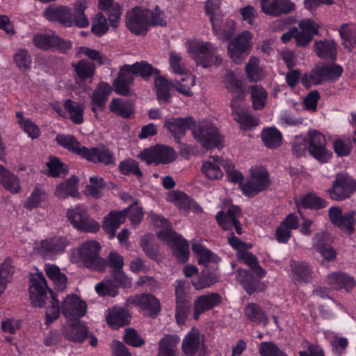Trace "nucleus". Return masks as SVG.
<instances>
[{
	"instance_id": "33",
	"label": "nucleus",
	"mask_w": 356,
	"mask_h": 356,
	"mask_svg": "<svg viewBox=\"0 0 356 356\" xmlns=\"http://www.w3.org/2000/svg\"><path fill=\"white\" fill-rule=\"evenodd\" d=\"M313 247L326 260H333L336 257L334 250L328 243V237L325 233L316 234L313 238Z\"/></svg>"
},
{
	"instance_id": "4",
	"label": "nucleus",
	"mask_w": 356,
	"mask_h": 356,
	"mask_svg": "<svg viewBox=\"0 0 356 356\" xmlns=\"http://www.w3.org/2000/svg\"><path fill=\"white\" fill-rule=\"evenodd\" d=\"M192 134L194 138L207 149L218 147L221 145V136L217 128L209 122H202L197 125L195 124Z\"/></svg>"
},
{
	"instance_id": "38",
	"label": "nucleus",
	"mask_w": 356,
	"mask_h": 356,
	"mask_svg": "<svg viewBox=\"0 0 356 356\" xmlns=\"http://www.w3.org/2000/svg\"><path fill=\"white\" fill-rule=\"evenodd\" d=\"M245 318L255 323L266 326L268 323V319L263 309L257 304L251 302L244 308Z\"/></svg>"
},
{
	"instance_id": "62",
	"label": "nucleus",
	"mask_w": 356,
	"mask_h": 356,
	"mask_svg": "<svg viewBox=\"0 0 356 356\" xmlns=\"http://www.w3.org/2000/svg\"><path fill=\"white\" fill-rule=\"evenodd\" d=\"M222 81L225 88L231 93L238 92L243 90L241 82L229 70H225Z\"/></svg>"
},
{
	"instance_id": "40",
	"label": "nucleus",
	"mask_w": 356,
	"mask_h": 356,
	"mask_svg": "<svg viewBox=\"0 0 356 356\" xmlns=\"http://www.w3.org/2000/svg\"><path fill=\"white\" fill-rule=\"evenodd\" d=\"M0 184L12 193H19L21 188L18 177L1 164Z\"/></svg>"
},
{
	"instance_id": "35",
	"label": "nucleus",
	"mask_w": 356,
	"mask_h": 356,
	"mask_svg": "<svg viewBox=\"0 0 356 356\" xmlns=\"http://www.w3.org/2000/svg\"><path fill=\"white\" fill-rule=\"evenodd\" d=\"M44 270L48 278L52 281L56 290L62 291L66 289L67 278L60 271L59 267L54 264H47L44 266Z\"/></svg>"
},
{
	"instance_id": "22",
	"label": "nucleus",
	"mask_w": 356,
	"mask_h": 356,
	"mask_svg": "<svg viewBox=\"0 0 356 356\" xmlns=\"http://www.w3.org/2000/svg\"><path fill=\"white\" fill-rule=\"evenodd\" d=\"M240 215L239 208L232 206L228 209L226 213L223 211H219L216 215V220L223 229L232 230L234 228L236 233L240 235L242 234V228L238 220Z\"/></svg>"
},
{
	"instance_id": "63",
	"label": "nucleus",
	"mask_w": 356,
	"mask_h": 356,
	"mask_svg": "<svg viewBox=\"0 0 356 356\" xmlns=\"http://www.w3.org/2000/svg\"><path fill=\"white\" fill-rule=\"evenodd\" d=\"M233 116L234 120L240 124L241 128L244 129H248L256 127L259 122V120L257 118L252 115L245 110L237 111V113Z\"/></svg>"
},
{
	"instance_id": "60",
	"label": "nucleus",
	"mask_w": 356,
	"mask_h": 356,
	"mask_svg": "<svg viewBox=\"0 0 356 356\" xmlns=\"http://www.w3.org/2000/svg\"><path fill=\"white\" fill-rule=\"evenodd\" d=\"M18 122L24 131L32 139L38 138L40 135V130L38 125L30 119L24 118L21 113H17Z\"/></svg>"
},
{
	"instance_id": "39",
	"label": "nucleus",
	"mask_w": 356,
	"mask_h": 356,
	"mask_svg": "<svg viewBox=\"0 0 356 356\" xmlns=\"http://www.w3.org/2000/svg\"><path fill=\"white\" fill-rule=\"evenodd\" d=\"M192 250L200 265L207 266L211 263L218 264L220 261L218 256L200 243L193 244Z\"/></svg>"
},
{
	"instance_id": "8",
	"label": "nucleus",
	"mask_w": 356,
	"mask_h": 356,
	"mask_svg": "<svg viewBox=\"0 0 356 356\" xmlns=\"http://www.w3.org/2000/svg\"><path fill=\"white\" fill-rule=\"evenodd\" d=\"M139 158L147 164H167L175 160L177 154L175 149L167 145H156L144 149L139 154Z\"/></svg>"
},
{
	"instance_id": "36",
	"label": "nucleus",
	"mask_w": 356,
	"mask_h": 356,
	"mask_svg": "<svg viewBox=\"0 0 356 356\" xmlns=\"http://www.w3.org/2000/svg\"><path fill=\"white\" fill-rule=\"evenodd\" d=\"M88 8L85 0H78L74 4V13H72V26L86 28L89 26V19L85 14V10Z\"/></svg>"
},
{
	"instance_id": "20",
	"label": "nucleus",
	"mask_w": 356,
	"mask_h": 356,
	"mask_svg": "<svg viewBox=\"0 0 356 356\" xmlns=\"http://www.w3.org/2000/svg\"><path fill=\"white\" fill-rule=\"evenodd\" d=\"M261 6L264 13L273 17L291 13L296 8L291 0H261Z\"/></svg>"
},
{
	"instance_id": "23",
	"label": "nucleus",
	"mask_w": 356,
	"mask_h": 356,
	"mask_svg": "<svg viewBox=\"0 0 356 356\" xmlns=\"http://www.w3.org/2000/svg\"><path fill=\"white\" fill-rule=\"evenodd\" d=\"M300 31L297 29L295 40L298 46L305 47L318 32V25L310 19H304L298 24Z\"/></svg>"
},
{
	"instance_id": "16",
	"label": "nucleus",
	"mask_w": 356,
	"mask_h": 356,
	"mask_svg": "<svg viewBox=\"0 0 356 356\" xmlns=\"http://www.w3.org/2000/svg\"><path fill=\"white\" fill-rule=\"evenodd\" d=\"M355 216V211L343 213L341 209L338 207H332L329 209V217L331 222L348 235L354 232L353 225Z\"/></svg>"
},
{
	"instance_id": "56",
	"label": "nucleus",
	"mask_w": 356,
	"mask_h": 356,
	"mask_svg": "<svg viewBox=\"0 0 356 356\" xmlns=\"http://www.w3.org/2000/svg\"><path fill=\"white\" fill-rule=\"evenodd\" d=\"M64 108L69 113L70 119L74 123L79 124L83 122L82 105L71 99H67L64 103Z\"/></svg>"
},
{
	"instance_id": "46",
	"label": "nucleus",
	"mask_w": 356,
	"mask_h": 356,
	"mask_svg": "<svg viewBox=\"0 0 356 356\" xmlns=\"http://www.w3.org/2000/svg\"><path fill=\"white\" fill-rule=\"evenodd\" d=\"M236 280L241 284L245 291L252 294L257 291L259 282L246 270L238 269Z\"/></svg>"
},
{
	"instance_id": "13",
	"label": "nucleus",
	"mask_w": 356,
	"mask_h": 356,
	"mask_svg": "<svg viewBox=\"0 0 356 356\" xmlns=\"http://www.w3.org/2000/svg\"><path fill=\"white\" fill-rule=\"evenodd\" d=\"M204 338L196 328H192L182 341L181 348L186 356H206Z\"/></svg>"
},
{
	"instance_id": "21",
	"label": "nucleus",
	"mask_w": 356,
	"mask_h": 356,
	"mask_svg": "<svg viewBox=\"0 0 356 356\" xmlns=\"http://www.w3.org/2000/svg\"><path fill=\"white\" fill-rule=\"evenodd\" d=\"M222 297L218 293H209L198 296L193 302V317L197 320L200 316L207 311L219 305Z\"/></svg>"
},
{
	"instance_id": "6",
	"label": "nucleus",
	"mask_w": 356,
	"mask_h": 356,
	"mask_svg": "<svg viewBox=\"0 0 356 356\" xmlns=\"http://www.w3.org/2000/svg\"><path fill=\"white\" fill-rule=\"evenodd\" d=\"M66 216L73 227L77 230L88 233H95L99 230V224L90 218L86 209L81 206L68 209Z\"/></svg>"
},
{
	"instance_id": "19",
	"label": "nucleus",
	"mask_w": 356,
	"mask_h": 356,
	"mask_svg": "<svg viewBox=\"0 0 356 356\" xmlns=\"http://www.w3.org/2000/svg\"><path fill=\"white\" fill-rule=\"evenodd\" d=\"M195 120L191 117L187 118H170L166 119L164 127L172 135L177 143H179L181 138L186 134L187 129H193Z\"/></svg>"
},
{
	"instance_id": "30",
	"label": "nucleus",
	"mask_w": 356,
	"mask_h": 356,
	"mask_svg": "<svg viewBox=\"0 0 356 356\" xmlns=\"http://www.w3.org/2000/svg\"><path fill=\"white\" fill-rule=\"evenodd\" d=\"M106 318L107 323L111 328L118 329L129 324L131 317L124 309L113 307L106 311Z\"/></svg>"
},
{
	"instance_id": "34",
	"label": "nucleus",
	"mask_w": 356,
	"mask_h": 356,
	"mask_svg": "<svg viewBox=\"0 0 356 356\" xmlns=\"http://www.w3.org/2000/svg\"><path fill=\"white\" fill-rule=\"evenodd\" d=\"M88 327L80 321H76L64 327L63 335L74 342H83L88 334Z\"/></svg>"
},
{
	"instance_id": "59",
	"label": "nucleus",
	"mask_w": 356,
	"mask_h": 356,
	"mask_svg": "<svg viewBox=\"0 0 356 356\" xmlns=\"http://www.w3.org/2000/svg\"><path fill=\"white\" fill-rule=\"evenodd\" d=\"M120 172L124 175H134L138 179L143 177V172L140 170L138 163L132 159H125L119 163Z\"/></svg>"
},
{
	"instance_id": "51",
	"label": "nucleus",
	"mask_w": 356,
	"mask_h": 356,
	"mask_svg": "<svg viewBox=\"0 0 356 356\" xmlns=\"http://www.w3.org/2000/svg\"><path fill=\"white\" fill-rule=\"evenodd\" d=\"M47 198L46 191L41 187L36 186L33 188L30 196L27 198L25 207L33 209L44 204Z\"/></svg>"
},
{
	"instance_id": "11",
	"label": "nucleus",
	"mask_w": 356,
	"mask_h": 356,
	"mask_svg": "<svg viewBox=\"0 0 356 356\" xmlns=\"http://www.w3.org/2000/svg\"><path fill=\"white\" fill-rule=\"evenodd\" d=\"M158 237L172 245V252L179 261L184 263L188 260L189 244L181 236L171 229H165L158 233Z\"/></svg>"
},
{
	"instance_id": "55",
	"label": "nucleus",
	"mask_w": 356,
	"mask_h": 356,
	"mask_svg": "<svg viewBox=\"0 0 356 356\" xmlns=\"http://www.w3.org/2000/svg\"><path fill=\"white\" fill-rule=\"evenodd\" d=\"M218 280L216 273L203 271L202 275L192 280V284L196 290H202L211 286Z\"/></svg>"
},
{
	"instance_id": "3",
	"label": "nucleus",
	"mask_w": 356,
	"mask_h": 356,
	"mask_svg": "<svg viewBox=\"0 0 356 356\" xmlns=\"http://www.w3.org/2000/svg\"><path fill=\"white\" fill-rule=\"evenodd\" d=\"M100 244L96 241H86L77 249L79 260L88 268L103 271L106 267V261L99 257Z\"/></svg>"
},
{
	"instance_id": "64",
	"label": "nucleus",
	"mask_w": 356,
	"mask_h": 356,
	"mask_svg": "<svg viewBox=\"0 0 356 356\" xmlns=\"http://www.w3.org/2000/svg\"><path fill=\"white\" fill-rule=\"evenodd\" d=\"M14 61L17 67L23 72H26L31 68V57L26 49H18L14 55Z\"/></svg>"
},
{
	"instance_id": "50",
	"label": "nucleus",
	"mask_w": 356,
	"mask_h": 356,
	"mask_svg": "<svg viewBox=\"0 0 356 356\" xmlns=\"http://www.w3.org/2000/svg\"><path fill=\"white\" fill-rule=\"evenodd\" d=\"M157 99L160 102H167L170 98V88H172L173 83L167 80L165 77L159 76L154 80Z\"/></svg>"
},
{
	"instance_id": "27",
	"label": "nucleus",
	"mask_w": 356,
	"mask_h": 356,
	"mask_svg": "<svg viewBox=\"0 0 356 356\" xmlns=\"http://www.w3.org/2000/svg\"><path fill=\"white\" fill-rule=\"evenodd\" d=\"M44 15L50 22H58L64 27H72V10L67 6L49 7L44 11Z\"/></svg>"
},
{
	"instance_id": "32",
	"label": "nucleus",
	"mask_w": 356,
	"mask_h": 356,
	"mask_svg": "<svg viewBox=\"0 0 356 356\" xmlns=\"http://www.w3.org/2000/svg\"><path fill=\"white\" fill-rule=\"evenodd\" d=\"M79 179L73 175L69 179L58 184L54 195L58 199H66L70 196L76 197L79 195Z\"/></svg>"
},
{
	"instance_id": "24",
	"label": "nucleus",
	"mask_w": 356,
	"mask_h": 356,
	"mask_svg": "<svg viewBox=\"0 0 356 356\" xmlns=\"http://www.w3.org/2000/svg\"><path fill=\"white\" fill-rule=\"evenodd\" d=\"M111 86L106 82L99 83L91 95V109L95 118H97V111H103L105 108L109 95L112 92Z\"/></svg>"
},
{
	"instance_id": "29",
	"label": "nucleus",
	"mask_w": 356,
	"mask_h": 356,
	"mask_svg": "<svg viewBox=\"0 0 356 356\" xmlns=\"http://www.w3.org/2000/svg\"><path fill=\"white\" fill-rule=\"evenodd\" d=\"M127 209L111 211L104 219L102 228L108 234L109 238H113L119 227L124 222Z\"/></svg>"
},
{
	"instance_id": "43",
	"label": "nucleus",
	"mask_w": 356,
	"mask_h": 356,
	"mask_svg": "<svg viewBox=\"0 0 356 356\" xmlns=\"http://www.w3.org/2000/svg\"><path fill=\"white\" fill-rule=\"evenodd\" d=\"M291 268L293 278L299 282H307L311 277L312 269L305 262L291 261Z\"/></svg>"
},
{
	"instance_id": "2",
	"label": "nucleus",
	"mask_w": 356,
	"mask_h": 356,
	"mask_svg": "<svg viewBox=\"0 0 356 356\" xmlns=\"http://www.w3.org/2000/svg\"><path fill=\"white\" fill-rule=\"evenodd\" d=\"M186 47L192 59L203 68L212 65L218 67L222 63V57L217 54L218 47L209 42L189 40L186 42Z\"/></svg>"
},
{
	"instance_id": "58",
	"label": "nucleus",
	"mask_w": 356,
	"mask_h": 356,
	"mask_svg": "<svg viewBox=\"0 0 356 356\" xmlns=\"http://www.w3.org/2000/svg\"><path fill=\"white\" fill-rule=\"evenodd\" d=\"M220 5V0H207L205 4V11L209 16L210 21L212 24L213 32L218 31V21H219V16L218 15Z\"/></svg>"
},
{
	"instance_id": "52",
	"label": "nucleus",
	"mask_w": 356,
	"mask_h": 356,
	"mask_svg": "<svg viewBox=\"0 0 356 356\" xmlns=\"http://www.w3.org/2000/svg\"><path fill=\"white\" fill-rule=\"evenodd\" d=\"M259 60L255 57H251L246 65L247 76L250 81L257 82L265 76L264 70L259 65Z\"/></svg>"
},
{
	"instance_id": "5",
	"label": "nucleus",
	"mask_w": 356,
	"mask_h": 356,
	"mask_svg": "<svg viewBox=\"0 0 356 356\" xmlns=\"http://www.w3.org/2000/svg\"><path fill=\"white\" fill-rule=\"evenodd\" d=\"M330 197L335 201L349 198L356 192V179L343 173L336 175L332 187L326 191Z\"/></svg>"
},
{
	"instance_id": "9",
	"label": "nucleus",
	"mask_w": 356,
	"mask_h": 356,
	"mask_svg": "<svg viewBox=\"0 0 356 356\" xmlns=\"http://www.w3.org/2000/svg\"><path fill=\"white\" fill-rule=\"evenodd\" d=\"M33 42L40 49H56L61 53H65L72 48L70 40L60 38L54 32L37 33L33 38Z\"/></svg>"
},
{
	"instance_id": "26",
	"label": "nucleus",
	"mask_w": 356,
	"mask_h": 356,
	"mask_svg": "<svg viewBox=\"0 0 356 356\" xmlns=\"http://www.w3.org/2000/svg\"><path fill=\"white\" fill-rule=\"evenodd\" d=\"M327 284L334 289H345L350 292L355 286L356 281L350 275L341 272H333L327 276Z\"/></svg>"
},
{
	"instance_id": "7",
	"label": "nucleus",
	"mask_w": 356,
	"mask_h": 356,
	"mask_svg": "<svg viewBox=\"0 0 356 356\" xmlns=\"http://www.w3.org/2000/svg\"><path fill=\"white\" fill-rule=\"evenodd\" d=\"M269 175L263 167H254L250 169V175L247 181L241 184L243 193L249 197L266 190L270 186Z\"/></svg>"
},
{
	"instance_id": "53",
	"label": "nucleus",
	"mask_w": 356,
	"mask_h": 356,
	"mask_svg": "<svg viewBox=\"0 0 356 356\" xmlns=\"http://www.w3.org/2000/svg\"><path fill=\"white\" fill-rule=\"evenodd\" d=\"M179 341L180 339L177 334H165L159 342V351L177 355Z\"/></svg>"
},
{
	"instance_id": "41",
	"label": "nucleus",
	"mask_w": 356,
	"mask_h": 356,
	"mask_svg": "<svg viewBox=\"0 0 356 356\" xmlns=\"http://www.w3.org/2000/svg\"><path fill=\"white\" fill-rule=\"evenodd\" d=\"M110 111L124 118H129L134 113V106L131 102L120 98H114L109 104Z\"/></svg>"
},
{
	"instance_id": "31",
	"label": "nucleus",
	"mask_w": 356,
	"mask_h": 356,
	"mask_svg": "<svg viewBox=\"0 0 356 356\" xmlns=\"http://www.w3.org/2000/svg\"><path fill=\"white\" fill-rule=\"evenodd\" d=\"M224 163L221 156H213L211 157V160L202 163V172L209 179H220L223 177V172L220 165H222Z\"/></svg>"
},
{
	"instance_id": "10",
	"label": "nucleus",
	"mask_w": 356,
	"mask_h": 356,
	"mask_svg": "<svg viewBox=\"0 0 356 356\" xmlns=\"http://www.w3.org/2000/svg\"><path fill=\"white\" fill-rule=\"evenodd\" d=\"M309 153L322 163L327 162L332 157V152L325 148L326 140L323 134L316 130L309 131L305 138Z\"/></svg>"
},
{
	"instance_id": "28",
	"label": "nucleus",
	"mask_w": 356,
	"mask_h": 356,
	"mask_svg": "<svg viewBox=\"0 0 356 356\" xmlns=\"http://www.w3.org/2000/svg\"><path fill=\"white\" fill-rule=\"evenodd\" d=\"M99 8L107 13L110 26L116 29L120 24L122 6L113 0H99Z\"/></svg>"
},
{
	"instance_id": "37",
	"label": "nucleus",
	"mask_w": 356,
	"mask_h": 356,
	"mask_svg": "<svg viewBox=\"0 0 356 356\" xmlns=\"http://www.w3.org/2000/svg\"><path fill=\"white\" fill-rule=\"evenodd\" d=\"M72 67L76 76L81 81L87 80L91 81L96 70L95 64L86 59H81L76 63H72Z\"/></svg>"
},
{
	"instance_id": "15",
	"label": "nucleus",
	"mask_w": 356,
	"mask_h": 356,
	"mask_svg": "<svg viewBox=\"0 0 356 356\" xmlns=\"http://www.w3.org/2000/svg\"><path fill=\"white\" fill-rule=\"evenodd\" d=\"M83 158L94 163L113 167L115 165L114 153L106 146L99 145L96 147L83 149Z\"/></svg>"
},
{
	"instance_id": "54",
	"label": "nucleus",
	"mask_w": 356,
	"mask_h": 356,
	"mask_svg": "<svg viewBox=\"0 0 356 356\" xmlns=\"http://www.w3.org/2000/svg\"><path fill=\"white\" fill-rule=\"evenodd\" d=\"M261 138L265 145L268 148H277L282 143V134L275 128L264 129L261 133Z\"/></svg>"
},
{
	"instance_id": "18",
	"label": "nucleus",
	"mask_w": 356,
	"mask_h": 356,
	"mask_svg": "<svg viewBox=\"0 0 356 356\" xmlns=\"http://www.w3.org/2000/svg\"><path fill=\"white\" fill-rule=\"evenodd\" d=\"M30 298L35 307H41L47 296V284L42 273L33 275L30 280Z\"/></svg>"
},
{
	"instance_id": "48",
	"label": "nucleus",
	"mask_w": 356,
	"mask_h": 356,
	"mask_svg": "<svg viewBox=\"0 0 356 356\" xmlns=\"http://www.w3.org/2000/svg\"><path fill=\"white\" fill-rule=\"evenodd\" d=\"M326 81L323 67L316 66L310 73L305 74L301 78L302 84L309 88L312 85L321 84Z\"/></svg>"
},
{
	"instance_id": "47",
	"label": "nucleus",
	"mask_w": 356,
	"mask_h": 356,
	"mask_svg": "<svg viewBox=\"0 0 356 356\" xmlns=\"http://www.w3.org/2000/svg\"><path fill=\"white\" fill-rule=\"evenodd\" d=\"M252 107L254 110L263 109L267 102L268 92L259 85L252 86L250 88Z\"/></svg>"
},
{
	"instance_id": "17",
	"label": "nucleus",
	"mask_w": 356,
	"mask_h": 356,
	"mask_svg": "<svg viewBox=\"0 0 356 356\" xmlns=\"http://www.w3.org/2000/svg\"><path fill=\"white\" fill-rule=\"evenodd\" d=\"M60 309L67 318H80L86 313L87 305L77 295L69 294L63 300Z\"/></svg>"
},
{
	"instance_id": "49",
	"label": "nucleus",
	"mask_w": 356,
	"mask_h": 356,
	"mask_svg": "<svg viewBox=\"0 0 356 356\" xmlns=\"http://www.w3.org/2000/svg\"><path fill=\"white\" fill-rule=\"evenodd\" d=\"M76 54L88 57L92 61L97 62L99 65H111V60L105 54L98 50L87 47H79Z\"/></svg>"
},
{
	"instance_id": "42",
	"label": "nucleus",
	"mask_w": 356,
	"mask_h": 356,
	"mask_svg": "<svg viewBox=\"0 0 356 356\" xmlns=\"http://www.w3.org/2000/svg\"><path fill=\"white\" fill-rule=\"evenodd\" d=\"M316 56L323 59H334L337 56L336 43L332 40H321L314 44Z\"/></svg>"
},
{
	"instance_id": "57",
	"label": "nucleus",
	"mask_w": 356,
	"mask_h": 356,
	"mask_svg": "<svg viewBox=\"0 0 356 356\" xmlns=\"http://www.w3.org/2000/svg\"><path fill=\"white\" fill-rule=\"evenodd\" d=\"M110 24L103 13H97L93 18L91 31L97 37L105 35L109 30Z\"/></svg>"
},
{
	"instance_id": "12",
	"label": "nucleus",
	"mask_w": 356,
	"mask_h": 356,
	"mask_svg": "<svg viewBox=\"0 0 356 356\" xmlns=\"http://www.w3.org/2000/svg\"><path fill=\"white\" fill-rule=\"evenodd\" d=\"M126 304L127 306H135L140 307L144 311L146 315L155 318L161 309L159 300L154 295L149 293L136 294L127 298Z\"/></svg>"
},
{
	"instance_id": "25",
	"label": "nucleus",
	"mask_w": 356,
	"mask_h": 356,
	"mask_svg": "<svg viewBox=\"0 0 356 356\" xmlns=\"http://www.w3.org/2000/svg\"><path fill=\"white\" fill-rule=\"evenodd\" d=\"M69 241L62 236H55L41 241L38 252L44 257H51L55 254L63 252Z\"/></svg>"
},
{
	"instance_id": "45",
	"label": "nucleus",
	"mask_w": 356,
	"mask_h": 356,
	"mask_svg": "<svg viewBox=\"0 0 356 356\" xmlns=\"http://www.w3.org/2000/svg\"><path fill=\"white\" fill-rule=\"evenodd\" d=\"M183 75L184 77L179 81L173 83L172 88L184 96L192 97L193 95L192 88L195 85V78L188 72Z\"/></svg>"
},
{
	"instance_id": "61",
	"label": "nucleus",
	"mask_w": 356,
	"mask_h": 356,
	"mask_svg": "<svg viewBox=\"0 0 356 356\" xmlns=\"http://www.w3.org/2000/svg\"><path fill=\"white\" fill-rule=\"evenodd\" d=\"M168 200L174 203L181 209H188L191 207V200L184 192L180 191H173L169 193Z\"/></svg>"
},
{
	"instance_id": "44",
	"label": "nucleus",
	"mask_w": 356,
	"mask_h": 356,
	"mask_svg": "<svg viewBox=\"0 0 356 356\" xmlns=\"http://www.w3.org/2000/svg\"><path fill=\"white\" fill-rule=\"evenodd\" d=\"M56 140L59 145L81 157L83 156V149H86V147L82 146L74 136L59 134L56 136Z\"/></svg>"
},
{
	"instance_id": "1",
	"label": "nucleus",
	"mask_w": 356,
	"mask_h": 356,
	"mask_svg": "<svg viewBox=\"0 0 356 356\" xmlns=\"http://www.w3.org/2000/svg\"><path fill=\"white\" fill-rule=\"evenodd\" d=\"M125 18L127 27L136 35L145 34L150 26L166 24L163 13L158 6L154 11L136 6L126 13Z\"/></svg>"
},
{
	"instance_id": "14",
	"label": "nucleus",
	"mask_w": 356,
	"mask_h": 356,
	"mask_svg": "<svg viewBox=\"0 0 356 356\" xmlns=\"http://www.w3.org/2000/svg\"><path fill=\"white\" fill-rule=\"evenodd\" d=\"M252 38V34L245 31L229 44L228 54L234 63H241L248 54L251 47Z\"/></svg>"
}]
</instances>
